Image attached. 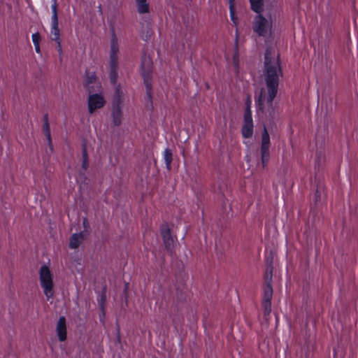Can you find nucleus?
Returning <instances> with one entry per match:
<instances>
[{"instance_id":"nucleus-1","label":"nucleus","mask_w":358,"mask_h":358,"mask_svg":"<svg viewBox=\"0 0 358 358\" xmlns=\"http://www.w3.org/2000/svg\"><path fill=\"white\" fill-rule=\"evenodd\" d=\"M264 80L268 92L266 103L269 107L272 108L273 100L278 93L280 77L282 76V71L279 58L275 59L268 50H266L264 54Z\"/></svg>"},{"instance_id":"nucleus-2","label":"nucleus","mask_w":358,"mask_h":358,"mask_svg":"<svg viewBox=\"0 0 358 358\" xmlns=\"http://www.w3.org/2000/svg\"><path fill=\"white\" fill-rule=\"evenodd\" d=\"M118 52L119 45L118 38L113 28L111 31L110 48V73L109 78L110 83L116 85L118 78Z\"/></svg>"},{"instance_id":"nucleus-3","label":"nucleus","mask_w":358,"mask_h":358,"mask_svg":"<svg viewBox=\"0 0 358 358\" xmlns=\"http://www.w3.org/2000/svg\"><path fill=\"white\" fill-rule=\"evenodd\" d=\"M123 96L124 94L121 90L120 85H117L111 102L112 123L115 127L120 126L122 122V107L124 102Z\"/></svg>"},{"instance_id":"nucleus-4","label":"nucleus","mask_w":358,"mask_h":358,"mask_svg":"<svg viewBox=\"0 0 358 358\" xmlns=\"http://www.w3.org/2000/svg\"><path fill=\"white\" fill-rule=\"evenodd\" d=\"M273 29V20L265 17L262 13H257L252 22V30L259 36L266 37L271 35Z\"/></svg>"},{"instance_id":"nucleus-5","label":"nucleus","mask_w":358,"mask_h":358,"mask_svg":"<svg viewBox=\"0 0 358 358\" xmlns=\"http://www.w3.org/2000/svg\"><path fill=\"white\" fill-rule=\"evenodd\" d=\"M39 280L41 287L43 288V293L49 300L54 296V282L52 274L46 265H43L39 270Z\"/></svg>"},{"instance_id":"nucleus-6","label":"nucleus","mask_w":358,"mask_h":358,"mask_svg":"<svg viewBox=\"0 0 358 358\" xmlns=\"http://www.w3.org/2000/svg\"><path fill=\"white\" fill-rule=\"evenodd\" d=\"M141 69L146 94H149L152 91V61L150 57L145 55L142 56Z\"/></svg>"},{"instance_id":"nucleus-7","label":"nucleus","mask_w":358,"mask_h":358,"mask_svg":"<svg viewBox=\"0 0 358 358\" xmlns=\"http://www.w3.org/2000/svg\"><path fill=\"white\" fill-rule=\"evenodd\" d=\"M272 283L273 278L268 280L266 277H264L262 306L265 316L268 315L271 312V300L273 297Z\"/></svg>"},{"instance_id":"nucleus-8","label":"nucleus","mask_w":358,"mask_h":358,"mask_svg":"<svg viewBox=\"0 0 358 358\" xmlns=\"http://www.w3.org/2000/svg\"><path fill=\"white\" fill-rule=\"evenodd\" d=\"M270 136L266 127H264L262 133V142L260 148L261 161L263 168H265L267 166L270 159Z\"/></svg>"},{"instance_id":"nucleus-9","label":"nucleus","mask_w":358,"mask_h":358,"mask_svg":"<svg viewBox=\"0 0 358 358\" xmlns=\"http://www.w3.org/2000/svg\"><path fill=\"white\" fill-rule=\"evenodd\" d=\"M52 17H51V28H50V39L52 41H60V31L59 29V21L57 15V4L56 0L51 6Z\"/></svg>"},{"instance_id":"nucleus-10","label":"nucleus","mask_w":358,"mask_h":358,"mask_svg":"<svg viewBox=\"0 0 358 358\" xmlns=\"http://www.w3.org/2000/svg\"><path fill=\"white\" fill-rule=\"evenodd\" d=\"M160 234L166 250L171 253L173 250L174 239L168 223L165 222L161 225Z\"/></svg>"},{"instance_id":"nucleus-11","label":"nucleus","mask_w":358,"mask_h":358,"mask_svg":"<svg viewBox=\"0 0 358 358\" xmlns=\"http://www.w3.org/2000/svg\"><path fill=\"white\" fill-rule=\"evenodd\" d=\"M88 97V110L92 114L96 110L100 109L106 104L104 97L100 94H91Z\"/></svg>"},{"instance_id":"nucleus-12","label":"nucleus","mask_w":358,"mask_h":358,"mask_svg":"<svg viewBox=\"0 0 358 358\" xmlns=\"http://www.w3.org/2000/svg\"><path fill=\"white\" fill-rule=\"evenodd\" d=\"M254 132V123L252 117L248 114L243 117V124L241 128V134L244 138H250Z\"/></svg>"},{"instance_id":"nucleus-13","label":"nucleus","mask_w":358,"mask_h":358,"mask_svg":"<svg viewBox=\"0 0 358 358\" xmlns=\"http://www.w3.org/2000/svg\"><path fill=\"white\" fill-rule=\"evenodd\" d=\"M56 331L59 341L63 342L66 340V320L64 316L59 317L57 323Z\"/></svg>"},{"instance_id":"nucleus-14","label":"nucleus","mask_w":358,"mask_h":358,"mask_svg":"<svg viewBox=\"0 0 358 358\" xmlns=\"http://www.w3.org/2000/svg\"><path fill=\"white\" fill-rule=\"evenodd\" d=\"M273 253L270 251L265 257V272L264 277H266V279L270 280L273 278Z\"/></svg>"},{"instance_id":"nucleus-15","label":"nucleus","mask_w":358,"mask_h":358,"mask_svg":"<svg viewBox=\"0 0 358 358\" xmlns=\"http://www.w3.org/2000/svg\"><path fill=\"white\" fill-rule=\"evenodd\" d=\"M84 239V232L81 231L79 233L73 234L69 238V248L73 250L77 249L80 246V245L83 242Z\"/></svg>"},{"instance_id":"nucleus-16","label":"nucleus","mask_w":358,"mask_h":358,"mask_svg":"<svg viewBox=\"0 0 358 358\" xmlns=\"http://www.w3.org/2000/svg\"><path fill=\"white\" fill-rule=\"evenodd\" d=\"M43 130L44 132V134L48 141V145L51 150L53 149V145L52 143V139H51V134H50V128L49 124V120H48V114L45 113L43 115Z\"/></svg>"},{"instance_id":"nucleus-17","label":"nucleus","mask_w":358,"mask_h":358,"mask_svg":"<svg viewBox=\"0 0 358 358\" xmlns=\"http://www.w3.org/2000/svg\"><path fill=\"white\" fill-rule=\"evenodd\" d=\"M97 81V77L95 73H87L85 76V79L84 82V87L87 89L90 93H92L94 91V89L92 87V84L96 83Z\"/></svg>"},{"instance_id":"nucleus-18","label":"nucleus","mask_w":358,"mask_h":358,"mask_svg":"<svg viewBox=\"0 0 358 358\" xmlns=\"http://www.w3.org/2000/svg\"><path fill=\"white\" fill-rule=\"evenodd\" d=\"M137 12L142 15L150 13V5L148 0H135Z\"/></svg>"},{"instance_id":"nucleus-19","label":"nucleus","mask_w":358,"mask_h":358,"mask_svg":"<svg viewBox=\"0 0 358 358\" xmlns=\"http://www.w3.org/2000/svg\"><path fill=\"white\" fill-rule=\"evenodd\" d=\"M251 9L256 13H262L264 0H250Z\"/></svg>"},{"instance_id":"nucleus-20","label":"nucleus","mask_w":358,"mask_h":358,"mask_svg":"<svg viewBox=\"0 0 358 358\" xmlns=\"http://www.w3.org/2000/svg\"><path fill=\"white\" fill-rule=\"evenodd\" d=\"M164 159L166 164V168L170 171L171 169V162L173 160V154L171 150L166 148L164 152Z\"/></svg>"},{"instance_id":"nucleus-21","label":"nucleus","mask_w":358,"mask_h":358,"mask_svg":"<svg viewBox=\"0 0 358 358\" xmlns=\"http://www.w3.org/2000/svg\"><path fill=\"white\" fill-rule=\"evenodd\" d=\"M82 155H83L82 168L84 169V171H86L89 166V158H88L87 148L85 144L83 145Z\"/></svg>"},{"instance_id":"nucleus-22","label":"nucleus","mask_w":358,"mask_h":358,"mask_svg":"<svg viewBox=\"0 0 358 358\" xmlns=\"http://www.w3.org/2000/svg\"><path fill=\"white\" fill-rule=\"evenodd\" d=\"M251 105H252V101L250 96H248L245 101V109L244 111L243 117H245L248 114L250 117L252 116V110H251Z\"/></svg>"},{"instance_id":"nucleus-23","label":"nucleus","mask_w":358,"mask_h":358,"mask_svg":"<svg viewBox=\"0 0 358 358\" xmlns=\"http://www.w3.org/2000/svg\"><path fill=\"white\" fill-rule=\"evenodd\" d=\"M229 14L231 21L235 26L238 24V19L236 17L234 5H229Z\"/></svg>"},{"instance_id":"nucleus-24","label":"nucleus","mask_w":358,"mask_h":358,"mask_svg":"<svg viewBox=\"0 0 358 358\" xmlns=\"http://www.w3.org/2000/svg\"><path fill=\"white\" fill-rule=\"evenodd\" d=\"M31 39L34 45L40 44L41 36L38 32L32 34Z\"/></svg>"},{"instance_id":"nucleus-25","label":"nucleus","mask_w":358,"mask_h":358,"mask_svg":"<svg viewBox=\"0 0 358 358\" xmlns=\"http://www.w3.org/2000/svg\"><path fill=\"white\" fill-rule=\"evenodd\" d=\"M106 301V296L105 294H102L101 296V299L99 301L100 308L102 310V316L103 317L105 316V312H104V302Z\"/></svg>"},{"instance_id":"nucleus-26","label":"nucleus","mask_w":358,"mask_h":358,"mask_svg":"<svg viewBox=\"0 0 358 358\" xmlns=\"http://www.w3.org/2000/svg\"><path fill=\"white\" fill-rule=\"evenodd\" d=\"M57 44V46H56V50H57L59 56L62 57V54H63V51H62V41H55Z\"/></svg>"},{"instance_id":"nucleus-27","label":"nucleus","mask_w":358,"mask_h":358,"mask_svg":"<svg viewBox=\"0 0 358 358\" xmlns=\"http://www.w3.org/2000/svg\"><path fill=\"white\" fill-rule=\"evenodd\" d=\"M145 100L150 103L151 106H152V92H150L149 94H146Z\"/></svg>"},{"instance_id":"nucleus-28","label":"nucleus","mask_w":358,"mask_h":358,"mask_svg":"<svg viewBox=\"0 0 358 358\" xmlns=\"http://www.w3.org/2000/svg\"><path fill=\"white\" fill-rule=\"evenodd\" d=\"M320 192L319 191L318 189H317L316 192H315V201L316 202L320 199Z\"/></svg>"},{"instance_id":"nucleus-29","label":"nucleus","mask_w":358,"mask_h":358,"mask_svg":"<svg viewBox=\"0 0 358 358\" xmlns=\"http://www.w3.org/2000/svg\"><path fill=\"white\" fill-rule=\"evenodd\" d=\"M35 50L37 53L41 54L40 44L34 45Z\"/></svg>"},{"instance_id":"nucleus-30","label":"nucleus","mask_w":358,"mask_h":358,"mask_svg":"<svg viewBox=\"0 0 358 358\" xmlns=\"http://www.w3.org/2000/svg\"><path fill=\"white\" fill-rule=\"evenodd\" d=\"M83 224L85 228H87L88 227V222L86 218H84Z\"/></svg>"},{"instance_id":"nucleus-31","label":"nucleus","mask_w":358,"mask_h":358,"mask_svg":"<svg viewBox=\"0 0 358 358\" xmlns=\"http://www.w3.org/2000/svg\"><path fill=\"white\" fill-rule=\"evenodd\" d=\"M117 341L118 343H120V341H121L119 329H117Z\"/></svg>"},{"instance_id":"nucleus-32","label":"nucleus","mask_w":358,"mask_h":358,"mask_svg":"<svg viewBox=\"0 0 358 358\" xmlns=\"http://www.w3.org/2000/svg\"><path fill=\"white\" fill-rule=\"evenodd\" d=\"M235 0H229V5H234V2Z\"/></svg>"},{"instance_id":"nucleus-33","label":"nucleus","mask_w":358,"mask_h":358,"mask_svg":"<svg viewBox=\"0 0 358 358\" xmlns=\"http://www.w3.org/2000/svg\"><path fill=\"white\" fill-rule=\"evenodd\" d=\"M262 99V97L260 96L259 99V102L260 103L261 102V100Z\"/></svg>"}]
</instances>
